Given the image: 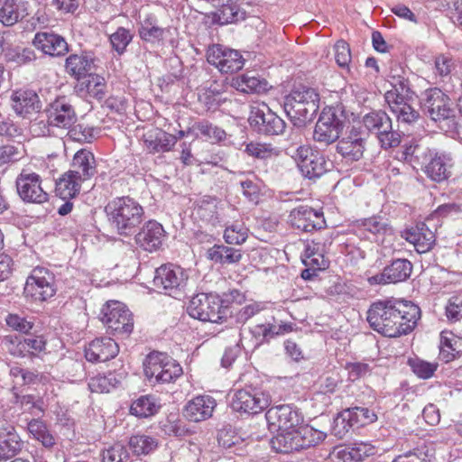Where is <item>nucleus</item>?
<instances>
[{"label": "nucleus", "mask_w": 462, "mask_h": 462, "mask_svg": "<svg viewBox=\"0 0 462 462\" xmlns=\"http://www.w3.org/2000/svg\"><path fill=\"white\" fill-rule=\"evenodd\" d=\"M420 318V308L407 300L388 299L374 302L366 319L370 327L384 337H397L411 332Z\"/></svg>", "instance_id": "f257e3e1"}, {"label": "nucleus", "mask_w": 462, "mask_h": 462, "mask_svg": "<svg viewBox=\"0 0 462 462\" xmlns=\"http://www.w3.org/2000/svg\"><path fill=\"white\" fill-rule=\"evenodd\" d=\"M110 226L121 236H131L144 220L143 208L133 198L118 197L106 206Z\"/></svg>", "instance_id": "f03ea898"}, {"label": "nucleus", "mask_w": 462, "mask_h": 462, "mask_svg": "<svg viewBox=\"0 0 462 462\" xmlns=\"http://www.w3.org/2000/svg\"><path fill=\"white\" fill-rule=\"evenodd\" d=\"M289 141L285 152L296 162L304 177L317 179L328 171L329 162L318 151L303 143V136L299 131L291 133Z\"/></svg>", "instance_id": "7ed1b4c3"}, {"label": "nucleus", "mask_w": 462, "mask_h": 462, "mask_svg": "<svg viewBox=\"0 0 462 462\" xmlns=\"http://www.w3.org/2000/svg\"><path fill=\"white\" fill-rule=\"evenodd\" d=\"M319 100L314 88L300 86L286 97L284 110L295 126L302 127L313 119L319 109Z\"/></svg>", "instance_id": "20e7f679"}, {"label": "nucleus", "mask_w": 462, "mask_h": 462, "mask_svg": "<svg viewBox=\"0 0 462 462\" xmlns=\"http://www.w3.org/2000/svg\"><path fill=\"white\" fill-rule=\"evenodd\" d=\"M217 295L199 293L189 300L187 307L189 315L203 322L219 323L229 314V309L222 305Z\"/></svg>", "instance_id": "39448f33"}, {"label": "nucleus", "mask_w": 462, "mask_h": 462, "mask_svg": "<svg viewBox=\"0 0 462 462\" xmlns=\"http://www.w3.org/2000/svg\"><path fill=\"white\" fill-rule=\"evenodd\" d=\"M363 125L374 134L384 150L397 147L401 143V134L393 129L391 117L383 110L372 111L363 116Z\"/></svg>", "instance_id": "423d86ee"}, {"label": "nucleus", "mask_w": 462, "mask_h": 462, "mask_svg": "<svg viewBox=\"0 0 462 462\" xmlns=\"http://www.w3.org/2000/svg\"><path fill=\"white\" fill-rule=\"evenodd\" d=\"M153 285L165 294L179 299L187 291L188 272L177 265L163 264L155 270Z\"/></svg>", "instance_id": "0eeeda50"}, {"label": "nucleus", "mask_w": 462, "mask_h": 462, "mask_svg": "<svg viewBox=\"0 0 462 462\" xmlns=\"http://www.w3.org/2000/svg\"><path fill=\"white\" fill-rule=\"evenodd\" d=\"M346 122V116L341 106L323 109L315 125L314 140L325 144L334 143L339 138Z\"/></svg>", "instance_id": "6e6552de"}, {"label": "nucleus", "mask_w": 462, "mask_h": 462, "mask_svg": "<svg viewBox=\"0 0 462 462\" xmlns=\"http://www.w3.org/2000/svg\"><path fill=\"white\" fill-rule=\"evenodd\" d=\"M145 376L156 383H171L180 377L182 367L173 358L165 353L152 352L149 354L143 363Z\"/></svg>", "instance_id": "1a4fd4ad"}, {"label": "nucleus", "mask_w": 462, "mask_h": 462, "mask_svg": "<svg viewBox=\"0 0 462 462\" xmlns=\"http://www.w3.org/2000/svg\"><path fill=\"white\" fill-rule=\"evenodd\" d=\"M101 320L114 336L128 337L134 328L132 314L119 301L107 302L102 309Z\"/></svg>", "instance_id": "9d476101"}, {"label": "nucleus", "mask_w": 462, "mask_h": 462, "mask_svg": "<svg viewBox=\"0 0 462 462\" xmlns=\"http://www.w3.org/2000/svg\"><path fill=\"white\" fill-rule=\"evenodd\" d=\"M423 111L435 122L455 116V108L449 97L441 89L433 88L425 90L420 98Z\"/></svg>", "instance_id": "9b49d317"}, {"label": "nucleus", "mask_w": 462, "mask_h": 462, "mask_svg": "<svg viewBox=\"0 0 462 462\" xmlns=\"http://www.w3.org/2000/svg\"><path fill=\"white\" fill-rule=\"evenodd\" d=\"M248 122L254 131L266 135L281 134L286 126L285 122L263 103L251 106Z\"/></svg>", "instance_id": "f8f14e48"}, {"label": "nucleus", "mask_w": 462, "mask_h": 462, "mask_svg": "<svg viewBox=\"0 0 462 462\" xmlns=\"http://www.w3.org/2000/svg\"><path fill=\"white\" fill-rule=\"evenodd\" d=\"M271 403V398L255 388L236 391L231 402L232 409L240 413L257 414L265 410Z\"/></svg>", "instance_id": "ddd939ff"}, {"label": "nucleus", "mask_w": 462, "mask_h": 462, "mask_svg": "<svg viewBox=\"0 0 462 462\" xmlns=\"http://www.w3.org/2000/svg\"><path fill=\"white\" fill-rule=\"evenodd\" d=\"M23 293L33 301H43L55 294L53 276L43 268H35L27 278Z\"/></svg>", "instance_id": "4468645a"}, {"label": "nucleus", "mask_w": 462, "mask_h": 462, "mask_svg": "<svg viewBox=\"0 0 462 462\" xmlns=\"http://www.w3.org/2000/svg\"><path fill=\"white\" fill-rule=\"evenodd\" d=\"M15 183L17 192L23 201L41 204L48 200V193L42 187V180L37 173L23 170Z\"/></svg>", "instance_id": "2eb2a0df"}, {"label": "nucleus", "mask_w": 462, "mask_h": 462, "mask_svg": "<svg viewBox=\"0 0 462 462\" xmlns=\"http://www.w3.org/2000/svg\"><path fill=\"white\" fill-rule=\"evenodd\" d=\"M207 59L208 63L214 65L222 73L236 72L245 64V59L238 51L219 44L208 49Z\"/></svg>", "instance_id": "dca6fc26"}, {"label": "nucleus", "mask_w": 462, "mask_h": 462, "mask_svg": "<svg viewBox=\"0 0 462 462\" xmlns=\"http://www.w3.org/2000/svg\"><path fill=\"white\" fill-rule=\"evenodd\" d=\"M49 125L69 129L77 121V115L73 106L66 97H60L51 102L46 108Z\"/></svg>", "instance_id": "f3484780"}, {"label": "nucleus", "mask_w": 462, "mask_h": 462, "mask_svg": "<svg viewBox=\"0 0 462 462\" xmlns=\"http://www.w3.org/2000/svg\"><path fill=\"white\" fill-rule=\"evenodd\" d=\"M289 222L295 228L304 232L320 229L326 224L323 213L309 206H299L293 208L290 212Z\"/></svg>", "instance_id": "a211bd4d"}, {"label": "nucleus", "mask_w": 462, "mask_h": 462, "mask_svg": "<svg viewBox=\"0 0 462 462\" xmlns=\"http://www.w3.org/2000/svg\"><path fill=\"white\" fill-rule=\"evenodd\" d=\"M265 419L270 428L275 430L294 429L302 420L299 411L290 405L270 408L265 413Z\"/></svg>", "instance_id": "6ab92c4d"}, {"label": "nucleus", "mask_w": 462, "mask_h": 462, "mask_svg": "<svg viewBox=\"0 0 462 462\" xmlns=\"http://www.w3.org/2000/svg\"><path fill=\"white\" fill-rule=\"evenodd\" d=\"M365 139L358 128L353 126L337 144V152L347 162L359 161L365 152Z\"/></svg>", "instance_id": "aec40b11"}, {"label": "nucleus", "mask_w": 462, "mask_h": 462, "mask_svg": "<svg viewBox=\"0 0 462 462\" xmlns=\"http://www.w3.org/2000/svg\"><path fill=\"white\" fill-rule=\"evenodd\" d=\"M32 44L37 50L51 57H61L69 52L66 40L53 32H37Z\"/></svg>", "instance_id": "412c9836"}, {"label": "nucleus", "mask_w": 462, "mask_h": 462, "mask_svg": "<svg viewBox=\"0 0 462 462\" xmlns=\"http://www.w3.org/2000/svg\"><path fill=\"white\" fill-rule=\"evenodd\" d=\"M216 406L217 402L212 396L198 395L186 403L183 415L189 421H204L212 417Z\"/></svg>", "instance_id": "4be33fe9"}, {"label": "nucleus", "mask_w": 462, "mask_h": 462, "mask_svg": "<svg viewBox=\"0 0 462 462\" xmlns=\"http://www.w3.org/2000/svg\"><path fill=\"white\" fill-rule=\"evenodd\" d=\"M389 82L392 88L384 94L386 100L404 98L414 97L415 93L411 88V83L407 77V72L400 66L394 65L391 68L389 73Z\"/></svg>", "instance_id": "5701e85b"}, {"label": "nucleus", "mask_w": 462, "mask_h": 462, "mask_svg": "<svg viewBox=\"0 0 462 462\" xmlns=\"http://www.w3.org/2000/svg\"><path fill=\"white\" fill-rule=\"evenodd\" d=\"M23 442L15 428L9 423H0V460L7 461L23 448Z\"/></svg>", "instance_id": "b1692460"}, {"label": "nucleus", "mask_w": 462, "mask_h": 462, "mask_svg": "<svg viewBox=\"0 0 462 462\" xmlns=\"http://www.w3.org/2000/svg\"><path fill=\"white\" fill-rule=\"evenodd\" d=\"M119 352L117 343L110 337H101L91 341L85 349V357L89 362H106Z\"/></svg>", "instance_id": "393cba45"}, {"label": "nucleus", "mask_w": 462, "mask_h": 462, "mask_svg": "<svg viewBox=\"0 0 462 462\" xmlns=\"http://www.w3.org/2000/svg\"><path fill=\"white\" fill-rule=\"evenodd\" d=\"M165 237L162 226L153 220L148 221L135 236L136 243L145 251L152 252L161 247Z\"/></svg>", "instance_id": "a878e982"}, {"label": "nucleus", "mask_w": 462, "mask_h": 462, "mask_svg": "<svg viewBox=\"0 0 462 462\" xmlns=\"http://www.w3.org/2000/svg\"><path fill=\"white\" fill-rule=\"evenodd\" d=\"M403 237L412 244L420 254L429 252L435 243L434 233L424 223H419L414 227L405 230Z\"/></svg>", "instance_id": "bb28decb"}, {"label": "nucleus", "mask_w": 462, "mask_h": 462, "mask_svg": "<svg viewBox=\"0 0 462 462\" xmlns=\"http://www.w3.org/2000/svg\"><path fill=\"white\" fill-rule=\"evenodd\" d=\"M12 107L16 115L25 117L42 108L38 95L32 90H18L11 97Z\"/></svg>", "instance_id": "cd10ccee"}, {"label": "nucleus", "mask_w": 462, "mask_h": 462, "mask_svg": "<svg viewBox=\"0 0 462 462\" xmlns=\"http://www.w3.org/2000/svg\"><path fill=\"white\" fill-rule=\"evenodd\" d=\"M29 4L24 0H6L0 5V23L11 27L29 15Z\"/></svg>", "instance_id": "c85d7f7f"}, {"label": "nucleus", "mask_w": 462, "mask_h": 462, "mask_svg": "<svg viewBox=\"0 0 462 462\" xmlns=\"http://www.w3.org/2000/svg\"><path fill=\"white\" fill-rule=\"evenodd\" d=\"M145 147L150 152H164L171 149L176 143V137L159 128H152L143 135Z\"/></svg>", "instance_id": "c756f323"}, {"label": "nucleus", "mask_w": 462, "mask_h": 462, "mask_svg": "<svg viewBox=\"0 0 462 462\" xmlns=\"http://www.w3.org/2000/svg\"><path fill=\"white\" fill-rule=\"evenodd\" d=\"M452 158L449 153L435 152L425 172L432 180L440 182L450 176Z\"/></svg>", "instance_id": "7c9ffc66"}, {"label": "nucleus", "mask_w": 462, "mask_h": 462, "mask_svg": "<svg viewBox=\"0 0 462 462\" xmlns=\"http://www.w3.org/2000/svg\"><path fill=\"white\" fill-rule=\"evenodd\" d=\"M414 97L398 99L386 100L391 112L396 117L399 123L412 124L416 122L420 116L419 112L412 106Z\"/></svg>", "instance_id": "2f4dec72"}, {"label": "nucleus", "mask_w": 462, "mask_h": 462, "mask_svg": "<svg viewBox=\"0 0 462 462\" xmlns=\"http://www.w3.org/2000/svg\"><path fill=\"white\" fill-rule=\"evenodd\" d=\"M324 254L325 244L316 240L308 242L301 254L302 263L305 266L314 270H324L328 266V262Z\"/></svg>", "instance_id": "473e14b6"}, {"label": "nucleus", "mask_w": 462, "mask_h": 462, "mask_svg": "<svg viewBox=\"0 0 462 462\" xmlns=\"http://www.w3.org/2000/svg\"><path fill=\"white\" fill-rule=\"evenodd\" d=\"M70 171L83 181L93 177L96 173V161L93 153L86 149L77 152L73 157Z\"/></svg>", "instance_id": "72a5a7b5"}, {"label": "nucleus", "mask_w": 462, "mask_h": 462, "mask_svg": "<svg viewBox=\"0 0 462 462\" xmlns=\"http://www.w3.org/2000/svg\"><path fill=\"white\" fill-rule=\"evenodd\" d=\"M334 452L343 462H359L373 456L375 453V448L369 443L359 442L343 448H337Z\"/></svg>", "instance_id": "f704fd0d"}, {"label": "nucleus", "mask_w": 462, "mask_h": 462, "mask_svg": "<svg viewBox=\"0 0 462 462\" xmlns=\"http://www.w3.org/2000/svg\"><path fill=\"white\" fill-rule=\"evenodd\" d=\"M65 67L69 75L79 79L92 74L94 59L87 53L71 54L66 59Z\"/></svg>", "instance_id": "c9c22d12"}, {"label": "nucleus", "mask_w": 462, "mask_h": 462, "mask_svg": "<svg viewBox=\"0 0 462 462\" xmlns=\"http://www.w3.org/2000/svg\"><path fill=\"white\" fill-rule=\"evenodd\" d=\"M233 85L237 90L245 93H263L270 86L266 79L257 76L254 71H248L236 79Z\"/></svg>", "instance_id": "e433bc0d"}, {"label": "nucleus", "mask_w": 462, "mask_h": 462, "mask_svg": "<svg viewBox=\"0 0 462 462\" xmlns=\"http://www.w3.org/2000/svg\"><path fill=\"white\" fill-rule=\"evenodd\" d=\"M434 152L425 144L414 143L405 147L402 158L412 164L414 168L420 166L426 169Z\"/></svg>", "instance_id": "4c0bfd02"}, {"label": "nucleus", "mask_w": 462, "mask_h": 462, "mask_svg": "<svg viewBox=\"0 0 462 462\" xmlns=\"http://www.w3.org/2000/svg\"><path fill=\"white\" fill-rule=\"evenodd\" d=\"M82 181L78 175L68 171L57 180L55 192L64 200L74 198L79 192Z\"/></svg>", "instance_id": "58836bf2"}, {"label": "nucleus", "mask_w": 462, "mask_h": 462, "mask_svg": "<svg viewBox=\"0 0 462 462\" xmlns=\"http://www.w3.org/2000/svg\"><path fill=\"white\" fill-rule=\"evenodd\" d=\"M278 433L271 440L272 447L280 453H290L299 451V439L296 438V429L287 430H277Z\"/></svg>", "instance_id": "ea45409f"}, {"label": "nucleus", "mask_w": 462, "mask_h": 462, "mask_svg": "<svg viewBox=\"0 0 462 462\" xmlns=\"http://www.w3.org/2000/svg\"><path fill=\"white\" fill-rule=\"evenodd\" d=\"M208 258L221 264H232L238 263L242 258L240 250L223 245H215L208 250Z\"/></svg>", "instance_id": "a19ab883"}, {"label": "nucleus", "mask_w": 462, "mask_h": 462, "mask_svg": "<svg viewBox=\"0 0 462 462\" xmlns=\"http://www.w3.org/2000/svg\"><path fill=\"white\" fill-rule=\"evenodd\" d=\"M47 340L43 335L27 334L23 340L17 345L20 352L23 356H39L42 353H45Z\"/></svg>", "instance_id": "79ce46f5"}, {"label": "nucleus", "mask_w": 462, "mask_h": 462, "mask_svg": "<svg viewBox=\"0 0 462 462\" xmlns=\"http://www.w3.org/2000/svg\"><path fill=\"white\" fill-rule=\"evenodd\" d=\"M291 330L289 324L274 325V324H257L251 328L253 337L256 339L257 344L268 341L275 336L282 335Z\"/></svg>", "instance_id": "37998d69"}, {"label": "nucleus", "mask_w": 462, "mask_h": 462, "mask_svg": "<svg viewBox=\"0 0 462 462\" xmlns=\"http://www.w3.org/2000/svg\"><path fill=\"white\" fill-rule=\"evenodd\" d=\"M296 438L299 439V447L300 449L315 447L322 442L327 434L323 431L318 430L310 426L304 425L296 429Z\"/></svg>", "instance_id": "c03bdc74"}, {"label": "nucleus", "mask_w": 462, "mask_h": 462, "mask_svg": "<svg viewBox=\"0 0 462 462\" xmlns=\"http://www.w3.org/2000/svg\"><path fill=\"white\" fill-rule=\"evenodd\" d=\"M27 429L32 438L41 442L43 447L51 448L55 445L56 441L54 436L42 420L37 419L32 420L29 421Z\"/></svg>", "instance_id": "a18cd8bd"}, {"label": "nucleus", "mask_w": 462, "mask_h": 462, "mask_svg": "<svg viewBox=\"0 0 462 462\" xmlns=\"http://www.w3.org/2000/svg\"><path fill=\"white\" fill-rule=\"evenodd\" d=\"M129 447L137 455H148L158 448V439L145 434L134 435L129 439Z\"/></svg>", "instance_id": "49530a36"}, {"label": "nucleus", "mask_w": 462, "mask_h": 462, "mask_svg": "<svg viewBox=\"0 0 462 462\" xmlns=\"http://www.w3.org/2000/svg\"><path fill=\"white\" fill-rule=\"evenodd\" d=\"M386 275L392 283L405 281L410 277L412 264L406 259H396L385 267Z\"/></svg>", "instance_id": "de8ad7c7"}, {"label": "nucleus", "mask_w": 462, "mask_h": 462, "mask_svg": "<svg viewBox=\"0 0 462 462\" xmlns=\"http://www.w3.org/2000/svg\"><path fill=\"white\" fill-rule=\"evenodd\" d=\"M159 409L154 398L152 396H141L135 400L131 407L130 412L139 418H146L154 415Z\"/></svg>", "instance_id": "09e8293b"}, {"label": "nucleus", "mask_w": 462, "mask_h": 462, "mask_svg": "<svg viewBox=\"0 0 462 462\" xmlns=\"http://www.w3.org/2000/svg\"><path fill=\"white\" fill-rule=\"evenodd\" d=\"M120 379L116 378L114 373L107 374H98L89 380L88 387L92 393H109L120 383Z\"/></svg>", "instance_id": "8fccbe9b"}, {"label": "nucleus", "mask_w": 462, "mask_h": 462, "mask_svg": "<svg viewBox=\"0 0 462 462\" xmlns=\"http://www.w3.org/2000/svg\"><path fill=\"white\" fill-rule=\"evenodd\" d=\"M248 229L244 224L235 222L225 229L224 238L227 244L241 245L247 239Z\"/></svg>", "instance_id": "3c124183"}, {"label": "nucleus", "mask_w": 462, "mask_h": 462, "mask_svg": "<svg viewBox=\"0 0 462 462\" xmlns=\"http://www.w3.org/2000/svg\"><path fill=\"white\" fill-rule=\"evenodd\" d=\"M109 39L112 48L121 55L125 51L126 47L132 42L133 35L129 30L124 27H119L110 35Z\"/></svg>", "instance_id": "603ef678"}, {"label": "nucleus", "mask_w": 462, "mask_h": 462, "mask_svg": "<svg viewBox=\"0 0 462 462\" xmlns=\"http://www.w3.org/2000/svg\"><path fill=\"white\" fill-rule=\"evenodd\" d=\"M413 373L420 378H430L438 368V363H430L419 358L409 359Z\"/></svg>", "instance_id": "864d4df0"}, {"label": "nucleus", "mask_w": 462, "mask_h": 462, "mask_svg": "<svg viewBox=\"0 0 462 462\" xmlns=\"http://www.w3.org/2000/svg\"><path fill=\"white\" fill-rule=\"evenodd\" d=\"M348 411L344 410L334 420L332 428L333 434L338 439H343L349 430L355 426Z\"/></svg>", "instance_id": "5fc2aeb1"}, {"label": "nucleus", "mask_w": 462, "mask_h": 462, "mask_svg": "<svg viewBox=\"0 0 462 462\" xmlns=\"http://www.w3.org/2000/svg\"><path fill=\"white\" fill-rule=\"evenodd\" d=\"M355 426H365L376 420V414L365 407H353L346 409Z\"/></svg>", "instance_id": "6e6d98bb"}, {"label": "nucleus", "mask_w": 462, "mask_h": 462, "mask_svg": "<svg viewBox=\"0 0 462 462\" xmlns=\"http://www.w3.org/2000/svg\"><path fill=\"white\" fill-rule=\"evenodd\" d=\"M129 454L125 446L116 443L102 452L103 462H126Z\"/></svg>", "instance_id": "4d7b16f0"}, {"label": "nucleus", "mask_w": 462, "mask_h": 462, "mask_svg": "<svg viewBox=\"0 0 462 462\" xmlns=\"http://www.w3.org/2000/svg\"><path fill=\"white\" fill-rule=\"evenodd\" d=\"M68 135L75 142L91 143L95 139V130L83 124H79L69 128Z\"/></svg>", "instance_id": "13d9d810"}, {"label": "nucleus", "mask_w": 462, "mask_h": 462, "mask_svg": "<svg viewBox=\"0 0 462 462\" xmlns=\"http://www.w3.org/2000/svg\"><path fill=\"white\" fill-rule=\"evenodd\" d=\"M6 324L13 330L20 333L28 334L33 328V320L28 319L18 314H9L5 319Z\"/></svg>", "instance_id": "bf43d9fd"}, {"label": "nucleus", "mask_w": 462, "mask_h": 462, "mask_svg": "<svg viewBox=\"0 0 462 462\" xmlns=\"http://www.w3.org/2000/svg\"><path fill=\"white\" fill-rule=\"evenodd\" d=\"M139 33L143 40L146 42H153L161 40L163 37L164 29L157 26L151 21V19H146L142 24Z\"/></svg>", "instance_id": "052dcab7"}, {"label": "nucleus", "mask_w": 462, "mask_h": 462, "mask_svg": "<svg viewBox=\"0 0 462 462\" xmlns=\"http://www.w3.org/2000/svg\"><path fill=\"white\" fill-rule=\"evenodd\" d=\"M357 226L360 229H364L374 235L385 233L389 229L387 223L380 217L363 219L358 221Z\"/></svg>", "instance_id": "680f3d73"}, {"label": "nucleus", "mask_w": 462, "mask_h": 462, "mask_svg": "<svg viewBox=\"0 0 462 462\" xmlns=\"http://www.w3.org/2000/svg\"><path fill=\"white\" fill-rule=\"evenodd\" d=\"M393 462H431V459L424 446L398 456Z\"/></svg>", "instance_id": "e2e57ef3"}, {"label": "nucleus", "mask_w": 462, "mask_h": 462, "mask_svg": "<svg viewBox=\"0 0 462 462\" xmlns=\"http://www.w3.org/2000/svg\"><path fill=\"white\" fill-rule=\"evenodd\" d=\"M88 95L101 100L106 96V81L104 78L97 75L92 76L86 85Z\"/></svg>", "instance_id": "0e129e2a"}, {"label": "nucleus", "mask_w": 462, "mask_h": 462, "mask_svg": "<svg viewBox=\"0 0 462 462\" xmlns=\"http://www.w3.org/2000/svg\"><path fill=\"white\" fill-rule=\"evenodd\" d=\"M334 51L337 64L343 69L348 68L351 61L349 45L343 40L337 41L334 45Z\"/></svg>", "instance_id": "69168bd1"}, {"label": "nucleus", "mask_w": 462, "mask_h": 462, "mask_svg": "<svg viewBox=\"0 0 462 462\" xmlns=\"http://www.w3.org/2000/svg\"><path fill=\"white\" fill-rule=\"evenodd\" d=\"M23 129L10 117L0 116V136L13 139L21 136Z\"/></svg>", "instance_id": "338daca9"}, {"label": "nucleus", "mask_w": 462, "mask_h": 462, "mask_svg": "<svg viewBox=\"0 0 462 462\" xmlns=\"http://www.w3.org/2000/svg\"><path fill=\"white\" fill-rule=\"evenodd\" d=\"M198 129L200 134L208 137L211 141H222L226 138V132L217 125L203 121L199 123Z\"/></svg>", "instance_id": "774afa93"}]
</instances>
